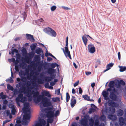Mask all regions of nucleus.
<instances>
[{
  "instance_id": "f257e3e1",
  "label": "nucleus",
  "mask_w": 126,
  "mask_h": 126,
  "mask_svg": "<svg viewBox=\"0 0 126 126\" xmlns=\"http://www.w3.org/2000/svg\"><path fill=\"white\" fill-rule=\"evenodd\" d=\"M31 109L29 107V103H26L24 104V107L22 109L23 113L25 114L23 116L22 120V124L27 125L29 122L27 120H29L31 118Z\"/></svg>"
},
{
  "instance_id": "f03ea898",
  "label": "nucleus",
  "mask_w": 126,
  "mask_h": 126,
  "mask_svg": "<svg viewBox=\"0 0 126 126\" xmlns=\"http://www.w3.org/2000/svg\"><path fill=\"white\" fill-rule=\"evenodd\" d=\"M19 87H22L19 90V92L23 93L24 94H27V97H30L32 96V91L31 90H29L27 91V90L26 89L25 87L24 86L25 85V84L24 83H21L20 82L19 83Z\"/></svg>"
},
{
  "instance_id": "7ed1b4c3",
  "label": "nucleus",
  "mask_w": 126,
  "mask_h": 126,
  "mask_svg": "<svg viewBox=\"0 0 126 126\" xmlns=\"http://www.w3.org/2000/svg\"><path fill=\"white\" fill-rule=\"evenodd\" d=\"M45 111L46 113V116L47 117H54V110L53 107H48L45 109Z\"/></svg>"
},
{
  "instance_id": "20e7f679",
  "label": "nucleus",
  "mask_w": 126,
  "mask_h": 126,
  "mask_svg": "<svg viewBox=\"0 0 126 126\" xmlns=\"http://www.w3.org/2000/svg\"><path fill=\"white\" fill-rule=\"evenodd\" d=\"M49 63L47 62H45V63H43V62H40V61H38L36 63V64L38 65L39 64V65L38 66L37 69L39 72H40L42 69V66H43L45 69H47V67H48L49 66Z\"/></svg>"
},
{
  "instance_id": "39448f33",
  "label": "nucleus",
  "mask_w": 126,
  "mask_h": 126,
  "mask_svg": "<svg viewBox=\"0 0 126 126\" xmlns=\"http://www.w3.org/2000/svg\"><path fill=\"white\" fill-rule=\"evenodd\" d=\"M44 32L47 34L52 37H55L57 34L55 31L51 28L48 27L44 29Z\"/></svg>"
},
{
  "instance_id": "423d86ee",
  "label": "nucleus",
  "mask_w": 126,
  "mask_h": 126,
  "mask_svg": "<svg viewBox=\"0 0 126 126\" xmlns=\"http://www.w3.org/2000/svg\"><path fill=\"white\" fill-rule=\"evenodd\" d=\"M41 103L43 104L44 107H47L51 106L52 104L50 101V99L46 97H44L42 98Z\"/></svg>"
},
{
  "instance_id": "0eeeda50",
  "label": "nucleus",
  "mask_w": 126,
  "mask_h": 126,
  "mask_svg": "<svg viewBox=\"0 0 126 126\" xmlns=\"http://www.w3.org/2000/svg\"><path fill=\"white\" fill-rule=\"evenodd\" d=\"M30 6H34L37 7V5L34 0H27L25 6L26 11L27 10V9Z\"/></svg>"
},
{
  "instance_id": "6e6552de",
  "label": "nucleus",
  "mask_w": 126,
  "mask_h": 126,
  "mask_svg": "<svg viewBox=\"0 0 126 126\" xmlns=\"http://www.w3.org/2000/svg\"><path fill=\"white\" fill-rule=\"evenodd\" d=\"M115 84L114 81H110L108 85V86L109 88L107 89V91H115V90H116L115 88L114 87Z\"/></svg>"
},
{
  "instance_id": "1a4fd4ad",
  "label": "nucleus",
  "mask_w": 126,
  "mask_h": 126,
  "mask_svg": "<svg viewBox=\"0 0 126 126\" xmlns=\"http://www.w3.org/2000/svg\"><path fill=\"white\" fill-rule=\"evenodd\" d=\"M46 122L44 119L40 118L39 119L38 122H37L35 124V126H45L46 124ZM32 126H34L33 125Z\"/></svg>"
},
{
  "instance_id": "9d476101",
  "label": "nucleus",
  "mask_w": 126,
  "mask_h": 126,
  "mask_svg": "<svg viewBox=\"0 0 126 126\" xmlns=\"http://www.w3.org/2000/svg\"><path fill=\"white\" fill-rule=\"evenodd\" d=\"M109 91L110 93L109 96L110 98L113 100H116L117 97L116 95L114 93L116 92V90H115V91Z\"/></svg>"
},
{
  "instance_id": "9b49d317",
  "label": "nucleus",
  "mask_w": 126,
  "mask_h": 126,
  "mask_svg": "<svg viewBox=\"0 0 126 126\" xmlns=\"http://www.w3.org/2000/svg\"><path fill=\"white\" fill-rule=\"evenodd\" d=\"M125 85V82L122 80H118L117 82L115 84L116 87L118 88H122L121 86H124Z\"/></svg>"
},
{
  "instance_id": "f8f14e48",
  "label": "nucleus",
  "mask_w": 126,
  "mask_h": 126,
  "mask_svg": "<svg viewBox=\"0 0 126 126\" xmlns=\"http://www.w3.org/2000/svg\"><path fill=\"white\" fill-rule=\"evenodd\" d=\"M88 51L91 53H93L95 51V48L94 46L90 43L89 44L87 47Z\"/></svg>"
},
{
  "instance_id": "ddd939ff",
  "label": "nucleus",
  "mask_w": 126,
  "mask_h": 126,
  "mask_svg": "<svg viewBox=\"0 0 126 126\" xmlns=\"http://www.w3.org/2000/svg\"><path fill=\"white\" fill-rule=\"evenodd\" d=\"M118 122L120 126H122L124 124L126 126V118H124L123 117L119 118Z\"/></svg>"
},
{
  "instance_id": "4468645a",
  "label": "nucleus",
  "mask_w": 126,
  "mask_h": 126,
  "mask_svg": "<svg viewBox=\"0 0 126 126\" xmlns=\"http://www.w3.org/2000/svg\"><path fill=\"white\" fill-rule=\"evenodd\" d=\"M107 91V89L106 91L103 90L102 92V94L104 97V99L106 100H107L109 99L108 96V93Z\"/></svg>"
},
{
  "instance_id": "2eb2a0df",
  "label": "nucleus",
  "mask_w": 126,
  "mask_h": 126,
  "mask_svg": "<svg viewBox=\"0 0 126 126\" xmlns=\"http://www.w3.org/2000/svg\"><path fill=\"white\" fill-rule=\"evenodd\" d=\"M108 103L109 106H110L116 107L118 105L117 103L111 100H109L108 101Z\"/></svg>"
},
{
  "instance_id": "dca6fc26",
  "label": "nucleus",
  "mask_w": 126,
  "mask_h": 126,
  "mask_svg": "<svg viewBox=\"0 0 126 126\" xmlns=\"http://www.w3.org/2000/svg\"><path fill=\"white\" fill-rule=\"evenodd\" d=\"M26 86H27L26 88H25L27 90V91H28L30 89H32L34 88L35 86V85L32 84V86L30 87L31 85V83L29 81H27L26 83Z\"/></svg>"
},
{
  "instance_id": "f3484780",
  "label": "nucleus",
  "mask_w": 126,
  "mask_h": 126,
  "mask_svg": "<svg viewBox=\"0 0 126 126\" xmlns=\"http://www.w3.org/2000/svg\"><path fill=\"white\" fill-rule=\"evenodd\" d=\"M9 107L10 108L11 110V111L12 114L14 115L15 114L16 112V107H15L14 105L12 104H9Z\"/></svg>"
},
{
  "instance_id": "a211bd4d",
  "label": "nucleus",
  "mask_w": 126,
  "mask_h": 126,
  "mask_svg": "<svg viewBox=\"0 0 126 126\" xmlns=\"http://www.w3.org/2000/svg\"><path fill=\"white\" fill-rule=\"evenodd\" d=\"M43 98L42 96L40 94L38 95L36 98H34V101L36 103H37L40 102Z\"/></svg>"
},
{
  "instance_id": "6ab92c4d",
  "label": "nucleus",
  "mask_w": 126,
  "mask_h": 126,
  "mask_svg": "<svg viewBox=\"0 0 126 126\" xmlns=\"http://www.w3.org/2000/svg\"><path fill=\"white\" fill-rule=\"evenodd\" d=\"M81 123L84 126H89L88 124V121L85 119H82L80 121Z\"/></svg>"
},
{
  "instance_id": "aec40b11",
  "label": "nucleus",
  "mask_w": 126,
  "mask_h": 126,
  "mask_svg": "<svg viewBox=\"0 0 126 126\" xmlns=\"http://www.w3.org/2000/svg\"><path fill=\"white\" fill-rule=\"evenodd\" d=\"M26 35L27 38L29 39L30 41L32 42H33L34 41L35 39L33 38V36L28 34H26Z\"/></svg>"
},
{
  "instance_id": "412c9836",
  "label": "nucleus",
  "mask_w": 126,
  "mask_h": 126,
  "mask_svg": "<svg viewBox=\"0 0 126 126\" xmlns=\"http://www.w3.org/2000/svg\"><path fill=\"white\" fill-rule=\"evenodd\" d=\"M47 73L50 75L52 74V73H54L56 71L55 69H54L51 68H47Z\"/></svg>"
},
{
  "instance_id": "4be33fe9",
  "label": "nucleus",
  "mask_w": 126,
  "mask_h": 126,
  "mask_svg": "<svg viewBox=\"0 0 126 126\" xmlns=\"http://www.w3.org/2000/svg\"><path fill=\"white\" fill-rule=\"evenodd\" d=\"M65 53H66L65 56H67L66 54H67V56L70 59H71V57L70 53V52L69 51L68 47H65Z\"/></svg>"
},
{
  "instance_id": "5701e85b",
  "label": "nucleus",
  "mask_w": 126,
  "mask_h": 126,
  "mask_svg": "<svg viewBox=\"0 0 126 126\" xmlns=\"http://www.w3.org/2000/svg\"><path fill=\"white\" fill-rule=\"evenodd\" d=\"M108 117L109 119L112 121H115L117 119L116 116L114 115H108Z\"/></svg>"
},
{
  "instance_id": "b1692460",
  "label": "nucleus",
  "mask_w": 126,
  "mask_h": 126,
  "mask_svg": "<svg viewBox=\"0 0 126 126\" xmlns=\"http://www.w3.org/2000/svg\"><path fill=\"white\" fill-rule=\"evenodd\" d=\"M114 65V63H111L108 64L106 67V69L104 71L105 72L111 69V67H112Z\"/></svg>"
},
{
  "instance_id": "393cba45",
  "label": "nucleus",
  "mask_w": 126,
  "mask_h": 126,
  "mask_svg": "<svg viewBox=\"0 0 126 126\" xmlns=\"http://www.w3.org/2000/svg\"><path fill=\"white\" fill-rule=\"evenodd\" d=\"M32 94H33V96L35 98H36L39 95V93L37 91H35L33 90L32 91Z\"/></svg>"
},
{
  "instance_id": "a878e982",
  "label": "nucleus",
  "mask_w": 126,
  "mask_h": 126,
  "mask_svg": "<svg viewBox=\"0 0 126 126\" xmlns=\"http://www.w3.org/2000/svg\"><path fill=\"white\" fill-rule=\"evenodd\" d=\"M19 94L18 95L17 97L16 98V100H17L18 101L20 100V99L23 97V94L19 92Z\"/></svg>"
},
{
  "instance_id": "bb28decb",
  "label": "nucleus",
  "mask_w": 126,
  "mask_h": 126,
  "mask_svg": "<svg viewBox=\"0 0 126 126\" xmlns=\"http://www.w3.org/2000/svg\"><path fill=\"white\" fill-rule=\"evenodd\" d=\"M32 71H31L30 73H28L27 75V78L28 80L31 79L32 76V75L33 74V73L32 74Z\"/></svg>"
},
{
  "instance_id": "cd10ccee",
  "label": "nucleus",
  "mask_w": 126,
  "mask_h": 126,
  "mask_svg": "<svg viewBox=\"0 0 126 126\" xmlns=\"http://www.w3.org/2000/svg\"><path fill=\"white\" fill-rule=\"evenodd\" d=\"M123 114V112L122 110L120 109H119L117 112V115L118 116H122Z\"/></svg>"
},
{
  "instance_id": "c85d7f7f",
  "label": "nucleus",
  "mask_w": 126,
  "mask_h": 126,
  "mask_svg": "<svg viewBox=\"0 0 126 126\" xmlns=\"http://www.w3.org/2000/svg\"><path fill=\"white\" fill-rule=\"evenodd\" d=\"M76 102V100L75 99H74L73 100L71 99L70 104L72 107L73 108L75 106Z\"/></svg>"
},
{
  "instance_id": "c756f323",
  "label": "nucleus",
  "mask_w": 126,
  "mask_h": 126,
  "mask_svg": "<svg viewBox=\"0 0 126 126\" xmlns=\"http://www.w3.org/2000/svg\"><path fill=\"white\" fill-rule=\"evenodd\" d=\"M118 67L120 68L119 71L121 72H123L126 70V67L125 66H119Z\"/></svg>"
},
{
  "instance_id": "7c9ffc66",
  "label": "nucleus",
  "mask_w": 126,
  "mask_h": 126,
  "mask_svg": "<svg viewBox=\"0 0 126 126\" xmlns=\"http://www.w3.org/2000/svg\"><path fill=\"white\" fill-rule=\"evenodd\" d=\"M51 68H52V69L55 68L56 67H59V65L57 64L56 63H52L50 65Z\"/></svg>"
},
{
  "instance_id": "2f4dec72",
  "label": "nucleus",
  "mask_w": 126,
  "mask_h": 126,
  "mask_svg": "<svg viewBox=\"0 0 126 126\" xmlns=\"http://www.w3.org/2000/svg\"><path fill=\"white\" fill-rule=\"evenodd\" d=\"M0 97H1L2 100L5 99L7 97L6 95L4 94L3 92H1V93H0Z\"/></svg>"
},
{
  "instance_id": "473e14b6",
  "label": "nucleus",
  "mask_w": 126,
  "mask_h": 126,
  "mask_svg": "<svg viewBox=\"0 0 126 126\" xmlns=\"http://www.w3.org/2000/svg\"><path fill=\"white\" fill-rule=\"evenodd\" d=\"M48 118L47 119V123H53L54 119L53 118V117H48Z\"/></svg>"
},
{
  "instance_id": "72a5a7b5",
  "label": "nucleus",
  "mask_w": 126,
  "mask_h": 126,
  "mask_svg": "<svg viewBox=\"0 0 126 126\" xmlns=\"http://www.w3.org/2000/svg\"><path fill=\"white\" fill-rule=\"evenodd\" d=\"M82 39L85 45L86 46L88 40L86 37L85 36H83L82 37Z\"/></svg>"
},
{
  "instance_id": "f704fd0d",
  "label": "nucleus",
  "mask_w": 126,
  "mask_h": 126,
  "mask_svg": "<svg viewBox=\"0 0 126 126\" xmlns=\"http://www.w3.org/2000/svg\"><path fill=\"white\" fill-rule=\"evenodd\" d=\"M19 75L20 77L24 76L26 75V73H25L24 71L21 70L19 73Z\"/></svg>"
},
{
  "instance_id": "c9c22d12",
  "label": "nucleus",
  "mask_w": 126,
  "mask_h": 126,
  "mask_svg": "<svg viewBox=\"0 0 126 126\" xmlns=\"http://www.w3.org/2000/svg\"><path fill=\"white\" fill-rule=\"evenodd\" d=\"M89 124L90 126H93L94 122V120L92 118H91L89 120Z\"/></svg>"
},
{
  "instance_id": "e433bc0d",
  "label": "nucleus",
  "mask_w": 126,
  "mask_h": 126,
  "mask_svg": "<svg viewBox=\"0 0 126 126\" xmlns=\"http://www.w3.org/2000/svg\"><path fill=\"white\" fill-rule=\"evenodd\" d=\"M51 78L50 77L46 76L45 78V80L46 81L49 82L52 80Z\"/></svg>"
},
{
  "instance_id": "4c0bfd02",
  "label": "nucleus",
  "mask_w": 126,
  "mask_h": 126,
  "mask_svg": "<svg viewBox=\"0 0 126 126\" xmlns=\"http://www.w3.org/2000/svg\"><path fill=\"white\" fill-rule=\"evenodd\" d=\"M6 80L7 82H9L11 83H12L14 82V80L11 77L7 79Z\"/></svg>"
},
{
  "instance_id": "58836bf2",
  "label": "nucleus",
  "mask_w": 126,
  "mask_h": 126,
  "mask_svg": "<svg viewBox=\"0 0 126 126\" xmlns=\"http://www.w3.org/2000/svg\"><path fill=\"white\" fill-rule=\"evenodd\" d=\"M43 94L48 97H51V95L48 91H45L44 93Z\"/></svg>"
},
{
  "instance_id": "ea45409f",
  "label": "nucleus",
  "mask_w": 126,
  "mask_h": 126,
  "mask_svg": "<svg viewBox=\"0 0 126 126\" xmlns=\"http://www.w3.org/2000/svg\"><path fill=\"white\" fill-rule=\"evenodd\" d=\"M36 53L37 54H40L41 52H42L43 51L42 49L41 48H38L37 49L35 50Z\"/></svg>"
},
{
  "instance_id": "a19ab883",
  "label": "nucleus",
  "mask_w": 126,
  "mask_h": 126,
  "mask_svg": "<svg viewBox=\"0 0 126 126\" xmlns=\"http://www.w3.org/2000/svg\"><path fill=\"white\" fill-rule=\"evenodd\" d=\"M82 97L88 101H91L90 99V97L88 96L87 95H83Z\"/></svg>"
},
{
  "instance_id": "79ce46f5",
  "label": "nucleus",
  "mask_w": 126,
  "mask_h": 126,
  "mask_svg": "<svg viewBox=\"0 0 126 126\" xmlns=\"http://www.w3.org/2000/svg\"><path fill=\"white\" fill-rule=\"evenodd\" d=\"M19 66L21 68H22V69H24L23 67L25 66V65H27L24 62H23L22 63H20L19 65Z\"/></svg>"
},
{
  "instance_id": "37998d69",
  "label": "nucleus",
  "mask_w": 126,
  "mask_h": 126,
  "mask_svg": "<svg viewBox=\"0 0 126 126\" xmlns=\"http://www.w3.org/2000/svg\"><path fill=\"white\" fill-rule=\"evenodd\" d=\"M7 88L9 90L12 91H13L14 90V88L13 87L11 86V85L9 84H7Z\"/></svg>"
},
{
  "instance_id": "c03bdc74",
  "label": "nucleus",
  "mask_w": 126,
  "mask_h": 126,
  "mask_svg": "<svg viewBox=\"0 0 126 126\" xmlns=\"http://www.w3.org/2000/svg\"><path fill=\"white\" fill-rule=\"evenodd\" d=\"M36 45L35 44H33L32 45L30 46V47L31 48V49L32 51H33L35 50L36 47Z\"/></svg>"
},
{
  "instance_id": "a18cd8bd",
  "label": "nucleus",
  "mask_w": 126,
  "mask_h": 126,
  "mask_svg": "<svg viewBox=\"0 0 126 126\" xmlns=\"http://www.w3.org/2000/svg\"><path fill=\"white\" fill-rule=\"evenodd\" d=\"M11 50L12 51L11 54L12 55L14 54V52H15L16 53H18V50L17 49L15 48H14L13 49H11Z\"/></svg>"
},
{
  "instance_id": "49530a36",
  "label": "nucleus",
  "mask_w": 126,
  "mask_h": 126,
  "mask_svg": "<svg viewBox=\"0 0 126 126\" xmlns=\"http://www.w3.org/2000/svg\"><path fill=\"white\" fill-rule=\"evenodd\" d=\"M20 99V101L22 103H24L27 100L26 98L25 97H23V96Z\"/></svg>"
},
{
  "instance_id": "de8ad7c7",
  "label": "nucleus",
  "mask_w": 126,
  "mask_h": 126,
  "mask_svg": "<svg viewBox=\"0 0 126 126\" xmlns=\"http://www.w3.org/2000/svg\"><path fill=\"white\" fill-rule=\"evenodd\" d=\"M37 79V82L38 83L42 84L44 83V81L43 79L39 78L38 79Z\"/></svg>"
},
{
  "instance_id": "09e8293b",
  "label": "nucleus",
  "mask_w": 126,
  "mask_h": 126,
  "mask_svg": "<svg viewBox=\"0 0 126 126\" xmlns=\"http://www.w3.org/2000/svg\"><path fill=\"white\" fill-rule=\"evenodd\" d=\"M45 56L46 57H48L49 56H52V55L50 53H48L47 50L46 49V51L45 53Z\"/></svg>"
},
{
  "instance_id": "8fccbe9b",
  "label": "nucleus",
  "mask_w": 126,
  "mask_h": 126,
  "mask_svg": "<svg viewBox=\"0 0 126 126\" xmlns=\"http://www.w3.org/2000/svg\"><path fill=\"white\" fill-rule=\"evenodd\" d=\"M60 111L58 110H57L55 111V114L54 113V116L57 117L59 116L60 113Z\"/></svg>"
},
{
  "instance_id": "3c124183",
  "label": "nucleus",
  "mask_w": 126,
  "mask_h": 126,
  "mask_svg": "<svg viewBox=\"0 0 126 126\" xmlns=\"http://www.w3.org/2000/svg\"><path fill=\"white\" fill-rule=\"evenodd\" d=\"M30 69H31L29 65L28 66V68L26 69L25 70V73H26V75H27L29 73V70Z\"/></svg>"
},
{
  "instance_id": "603ef678",
  "label": "nucleus",
  "mask_w": 126,
  "mask_h": 126,
  "mask_svg": "<svg viewBox=\"0 0 126 126\" xmlns=\"http://www.w3.org/2000/svg\"><path fill=\"white\" fill-rule=\"evenodd\" d=\"M52 100L54 102H56L59 100V99L58 97L53 98H52Z\"/></svg>"
},
{
  "instance_id": "864d4df0",
  "label": "nucleus",
  "mask_w": 126,
  "mask_h": 126,
  "mask_svg": "<svg viewBox=\"0 0 126 126\" xmlns=\"http://www.w3.org/2000/svg\"><path fill=\"white\" fill-rule=\"evenodd\" d=\"M99 121L98 120H96L95 122L94 126H99Z\"/></svg>"
},
{
  "instance_id": "5fc2aeb1",
  "label": "nucleus",
  "mask_w": 126,
  "mask_h": 126,
  "mask_svg": "<svg viewBox=\"0 0 126 126\" xmlns=\"http://www.w3.org/2000/svg\"><path fill=\"white\" fill-rule=\"evenodd\" d=\"M70 97L69 93L68 92L66 93V100L67 102H68L70 99Z\"/></svg>"
},
{
  "instance_id": "6e6d98bb",
  "label": "nucleus",
  "mask_w": 126,
  "mask_h": 126,
  "mask_svg": "<svg viewBox=\"0 0 126 126\" xmlns=\"http://www.w3.org/2000/svg\"><path fill=\"white\" fill-rule=\"evenodd\" d=\"M15 69L16 71L17 72H18L19 71V65L17 64H15Z\"/></svg>"
},
{
  "instance_id": "4d7b16f0",
  "label": "nucleus",
  "mask_w": 126,
  "mask_h": 126,
  "mask_svg": "<svg viewBox=\"0 0 126 126\" xmlns=\"http://www.w3.org/2000/svg\"><path fill=\"white\" fill-rule=\"evenodd\" d=\"M22 16L23 17V19L24 20L26 18L27 16V14L26 12H24L22 14Z\"/></svg>"
},
{
  "instance_id": "13d9d810",
  "label": "nucleus",
  "mask_w": 126,
  "mask_h": 126,
  "mask_svg": "<svg viewBox=\"0 0 126 126\" xmlns=\"http://www.w3.org/2000/svg\"><path fill=\"white\" fill-rule=\"evenodd\" d=\"M21 81L23 82H25L26 80V78L24 76L21 77Z\"/></svg>"
},
{
  "instance_id": "bf43d9fd",
  "label": "nucleus",
  "mask_w": 126,
  "mask_h": 126,
  "mask_svg": "<svg viewBox=\"0 0 126 126\" xmlns=\"http://www.w3.org/2000/svg\"><path fill=\"white\" fill-rule=\"evenodd\" d=\"M8 61L10 63H11L12 62L13 63H14V62L15 61V59L14 58H13L12 59H8Z\"/></svg>"
},
{
  "instance_id": "052dcab7",
  "label": "nucleus",
  "mask_w": 126,
  "mask_h": 126,
  "mask_svg": "<svg viewBox=\"0 0 126 126\" xmlns=\"http://www.w3.org/2000/svg\"><path fill=\"white\" fill-rule=\"evenodd\" d=\"M22 53L23 55H24L27 54V51L25 49H23L22 51Z\"/></svg>"
},
{
  "instance_id": "680f3d73",
  "label": "nucleus",
  "mask_w": 126,
  "mask_h": 126,
  "mask_svg": "<svg viewBox=\"0 0 126 126\" xmlns=\"http://www.w3.org/2000/svg\"><path fill=\"white\" fill-rule=\"evenodd\" d=\"M16 58L17 59H18L19 60H20L21 56L18 53H17L16 54Z\"/></svg>"
},
{
  "instance_id": "e2e57ef3",
  "label": "nucleus",
  "mask_w": 126,
  "mask_h": 126,
  "mask_svg": "<svg viewBox=\"0 0 126 126\" xmlns=\"http://www.w3.org/2000/svg\"><path fill=\"white\" fill-rule=\"evenodd\" d=\"M56 8V7L55 5L52 6L51 7V10L52 11H54Z\"/></svg>"
},
{
  "instance_id": "0e129e2a",
  "label": "nucleus",
  "mask_w": 126,
  "mask_h": 126,
  "mask_svg": "<svg viewBox=\"0 0 126 126\" xmlns=\"http://www.w3.org/2000/svg\"><path fill=\"white\" fill-rule=\"evenodd\" d=\"M14 94H18L19 93V91L18 92L17 90L16 89H15L13 91Z\"/></svg>"
},
{
  "instance_id": "69168bd1",
  "label": "nucleus",
  "mask_w": 126,
  "mask_h": 126,
  "mask_svg": "<svg viewBox=\"0 0 126 126\" xmlns=\"http://www.w3.org/2000/svg\"><path fill=\"white\" fill-rule=\"evenodd\" d=\"M50 77L51 78V79L52 80H53L54 78H55V76H56L55 74H54V73H52V74H50Z\"/></svg>"
},
{
  "instance_id": "338daca9",
  "label": "nucleus",
  "mask_w": 126,
  "mask_h": 126,
  "mask_svg": "<svg viewBox=\"0 0 126 126\" xmlns=\"http://www.w3.org/2000/svg\"><path fill=\"white\" fill-rule=\"evenodd\" d=\"M20 60L19 59H16V60H15V61L14 62V63L15 64H17L18 63H19V61Z\"/></svg>"
},
{
  "instance_id": "774afa93",
  "label": "nucleus",
  "mask_w": 126,
  "mask_h": 126,
  "mask_svg": "<svg viewBox=\"0 0 126 126\" xmlns=\"http://www.w3.org/2000/svg\"><path fill=\"white\" fill-rule=\"evenodd\" d=\"M101 119L103 121H104L106 119L105 116L103 115L102 116H101Z\"/></svg>"
}]
</instances>
